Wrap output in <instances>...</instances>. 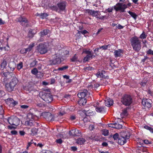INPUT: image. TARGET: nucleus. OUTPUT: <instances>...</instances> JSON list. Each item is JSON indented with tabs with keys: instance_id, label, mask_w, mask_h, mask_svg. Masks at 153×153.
<instances>
[{
	"instance_id": "obj_1",
	"label": "nucleus",
	"mask_w": 153,
	"mask_h": 153,
	"mask_svg": "<svg viewBox=\"0 0 153 153\" xmlns=\"http://www.w3.org/2000/svg\"><path fill=\"white\" fill-rule=\"evenodd\" d=\"M130 41L133 49L136 51H139L141 49V42L138 37L134 36L130 39Z\"/></svg>"
},
{
	"instance_id": "obj_2",
	"label": "nucleus",
	"mask_w": 153,
	"mask_h": 153,
	"mask_svg": "<svg viewBox=\"0 0 153 153\" xmlns=\"http://www.w3.org/2000/svg\"><path fill=\"white\" fill-rule=\"evenodd\" d=\"M86 11L92 16L100 19L103 20L105 17V16H101V13L99 11L88 9L86 10Z\"/></svg>"
},
{
	"instance_id": "obj_3",
	"label": "nucleus",
	"mask_w": 153,
	"mask_h": 153,
	"mask_svg": "<svg viewBox=\"0 0 153 153\" xmlns=\"http://www.w3.org/2000/svg\"><path fill=\"white\" fill-rule=\"evenodd\" d=\"M37 50L40 54H45L48 51V46L45 42L40 43L37 46Z\"/></svg>"
},
{
	"instance_id": "obj_4",
	"label": "nucleus",
	"mask_w": 153,
	"mask_h": 153,
	"mask_svg": "<svg viewBox=\"0 0 153 153\" xmlns=\"http://www.w3.org/2000/svg\"><path fill=\"white\" fill-rule=\"evenodd\" d=\"M121 102L123 105L126 106L130 105L132 102V98L131 96L125 94L121 99Z\"/></svg>"
},
{
	"instance_id": "obj_5",
	"label": "nucleus",
	"mask_w": 153,
	"mask_h": 153,
	"mask_svg": "<svg viewBox=\"0 0 153 153\" xmlns=\"http://www.w3.org/2000/svg\"><path fill=\"white\" fill-rule=\"evenodd\" d=\"M39 94L41 96V98L47 103H51L53 101V96L50 93L42 92L40 93Z\"/></svg>"
},
{
	"instance_id": "obj_6",
	"label": "nucleus",
	"mask_w": 153,
	"mask_h": 153,
	"mask_svg": "<svg viewBox=\"0 0 153 153\" xmlns=\"http://www.w3.org/2000/svg\"><path fill=\"white\" fill-rule=\"evenodd\" d=\"M17 22L20 23V24L22 26L28 27L29 24L27 18L24 16H21L17 19Z\"/></svg>"
},
{
	"instance_id": "obj_7",
	"label": "nucleus",
	"mask_w": 153,
	"mask_h": 153,
	"mask_svg": "<svg viewBox=\"0 0 153 153\" xmlns=\"http://www.w3.org/2000/svg\"><path fill=\"white\" fill-rule=\"evenodd\" d=\"M130 134H126L124 136H120L118 138V143L119 144L123 145L126 142L127 140L130 138Z\"/></svg>"
},
{
	"instance_id": "obj_8",
	"label": "nucleus",
	"mask_w": 153,
	"mask_h": 153,
	"mask_svg": "<svg viewBox=\"0 0 153 153\" xmlns=\"http://www.w3.org/2000/svg\"><path fill=\"white\" fill-rule=\"evenodd\" d=\"M1 74L3 77H4V79L5 78L6 79H8L11 77L15 76V74L12 72H9L8 71L6 70L5 71H4V70L1 69Z\"/></svg>"
},
{
	"instance_id": "obj_9",
	"label": "nucleus",
	"mask_w": 153,
	"mask_h": 153,
	"mask_svg": "<svg viewBox=\"0 0 153 153\" xmlns=\"http://www.w3.org/2000/svg\"><path fill=\"white\" fill-rule=\"evenodd\" d=\"M42 116L46 120L48 121H53L54 120L53 115L51 113L45 112L42 113Z\"/></svg>"
},
{
	"instance_id": "obj_10",
	"label": "nucleus",
	"mask_w": 153,
	"mask_h": 153,
	"mask_svg": "<svg viewBox=\"0 0 153 153\" xmlns=\"http://www.w3.org/2000/svg\"><path fill=\"white\" fill-rule=\"evenodd\" d=\"M50 62L51 65H56V64H60L61 60V58L56 56H55L53 57L52 60H50Z\"/></svg>"
},
{
	"instance_id": "obj_11",
	"label": "nucleus",
	"mask_w": 153,
	"mask_h": 153,
	"mask_svg": "<svg viewBox=\"0 0 153 153\" xmlns=\"http://www.w3.org/2000/svg\"><path fill=\"white\" fill-rule=\"evenodd\" d=\"M69 134L70 136H72L74 137H79L81 135V133L80 130L76 128L72 129L70 131Z\"/></svg>"
},
{
	"instance_id": "obj_12",
	"label": "nucleus",
	"mask_w": 153,
	"mask_h": 153,
	"mask_svg": "<svg viewBox=\"0 0 153 153\" xmlns=\"http://www.w3.org/2000/svg\"><path fill=\"white\" fill-rule=\"evenodd\" d=\"M5 101L6 104L10 107H14L18 104L17 102L14 101L11 98H8L5 100Z\"/></svg>"
},
{
	"instance_id": "obj_13",
	"label": "nucleus",
	"mask_w": 153,
	"mask_h": 153,
	"mask_svg": "<svg viewBox=\"0 0 153 153\" xmlns=\"http://www.w3.org/2000/svg\"><path fill=\"white\" fill-rule=\"evenodd\" d=\"M142 104L145 108H149L151 106V101L148 99L142 100Z\"/></svg>"
},
{
	"instance_id": "obj_14",
	"label": "nucleus",
	"mask_w": 153,
	"mask_h": 153,
	"mask_svg": "<svg viewBox=\"0 0 153 153\" xmlns=\"http://www.w3.org/2000/svg\"><path fill=\"white\" fill-rule=\"evenodd\" d=\"M122 3L121 2H118L117 3L116 5L113 7L114 9L115 10L116 12H118L120 11L121 12L122 11Z\"/></svg>"
},
{
	"instance_id": "obj_15",
	"label": "nucleus",
	"mask_w": 153,
	"mask_h": 153,
	"mask_svg": "<svg viewBox=\"0 0 153 153\" xmlns=\"http://www.w3.org/2000/svg\"><path fill=\"white\" fill-rule=\"evenodd\" d=\"M88 91L86 89H84L80 92L79 93L77 96L79 98H85V97L87 95Z\"/></svg>"
},
{
	"instance_id": "obj_16",
	"label": "nucleus",
	"mask_w": 153,
	"mask_h": 153,
	"mask_svg": "<svg viewBox=\"0 0 153 153\" xmlns=\"http://www.w3.org/2000/svg\"><path fill=\"white\" fill-rule=\"evenodd\" d=\"M15 87L10 82L5 84V88L7 91L9 92L13 91Z\"/></svg>"
},
{
	"instance_id": "obj_17",
	"label": "nucleus",
	"mask_w": 153,
	"mask_h": 153,
	"mask_svg": "<svg viewBox=\"0 0 153 153\" xmlns=\"http://www.w3.org/2000/svg\"><path fill=\"white\" fill-rule=\"evenodd\" d=\"M95 110L97 112L101 113H104L106 112V108L104 106H101L100 107L96 106Z\"/></svg>"
},
{
	"instance_id": "obj_18",
	"label": "nucleus",
	"mask_w": 153,
	"mask_h": 153,
	"mask_svg": "<svg viewBox=\"0 0 153 153\" xmlns=\"http://www.w3.org/2000/svg\"><path fill=\"white\" fill-rule=\"evenodd\" d=\"M123 53V50L121 49H118L115 50L114 52V55L115 57H121Z\"/></svg>"
},
{
	"instance_id": "obj_19",
	"label": "nucleus",
	"mask_w": 153,
	"mask_h": 153,
	"mask_svg": "<svg viewBox=\"0 0 153 153\" xmlns=\"http://www.w3.org/2000/svg\"><path fill=\"white\" fill-rule=\"evenodd\" d=\"M66 4V2L64 1L57 4V6L61 10L63 11L65 9Z\"/></svg>"
},
{
	"instance_id": "obj_20",
	"label": "nucleus",
	"mask_w": 153,
	"mask_h": 153,
	"mask_svg": "<svg viewBox=\"0 0 153 153\" xmlns=\"http://www.w3.org/2000/svg\"><path fill=\"white\" fill-rule=\"evenodd\" d=\"M76 143L79 145L84 144L86 141L85 139L83 138L80 137L76 140Z\"/></svg>"
},
{
	"instance_id": "obj_21",
	"label": "nucleus",
	"mask_w": 153,
	"mask_h": 153,
	"mask_svg": "<svg viewBox=\"0 0 153 153\" xmlns=\"http://www.w3.org/2000/svg\"><path fill=\"white\" fill-rule=\"evenodd\" d=\"M35 122L33 120L28 119L25 123V125L28 126H32L34 125Z\"/></svg>"
},
{
	"instance_id": "obj_22",
	"label": "nucleus",
	"mask_w": 153,
	"mask_h": 153,
	"mask_svg": "<svg viewBox=\"0 0 153 153\" xmlns=\"http://www.w3.org/2000/svg\"><path fill=\"white\" fill-rule=\"evenodd\" d=\"M13 78L11 79V81L9 82L13 85L15 87V86L17 84L19 80L15 76H13Z\"/></svg>"
},
{
	"instance_id": "obj_23",
	"label": "nucleus",
	"mask_w": 153,
	"mask_h": 153,
	"mask_svg": "<svg viewBox=\"0 0 153 153\" xmlns=\"http://www.w3.org/2000/svg\"><path fill=\"white\" fill-rule=\"evenodd\" d=\"M105 105L109 107L111 105H113V101L112 99L109 98L105 100Z\"/></svg>"
},
{
	"instance_id": "obj_24",
	"label": "nucleus",
	"mask_w": 153,
	"mask_h": 153,
	"mask_svg": "<svg viewBox=\"0 0 153 153\" xmlns=\"http://www.w3.org/2000/svg\"><path fill=\"white\" fill-rule=\"evenodd\" d=\"M95 56L93 55V53L90 54H87L86 56H85L83 60V61L84 62H88L90 59H92L93 57H95Z\"/></svg>"
},
{
	"instance_id": "obj_25",
	"label": "nucleus",
	"mask_w": 153,
	"mask_h": 153,
	"mask_svg": "<svg viewBox=\"0 0 153 153\" xmlns=\"http://www.w3.org/2000/svg\"><path fill=\"white\" fill-rule=\"evenodd\" d=\"M87 100L86 98H79L78 100V103L80 106L84 105L86 103Z\"/></svg>"
},
{
	"instance_id": "obj_26",
	"label": "nucleus",
	"mask_w": 153,
	"mask_h": 153,
	"mask_svg": "<svg viewBox=\"0 0 153 153\" xmlns=\"http://www.w3.org/2000/svg\"><path fill=\"white\" fill-rule=\"evenodd\" d=\"M49 31V30L48 29H44L42 31L40 32V35L41 37H43L44 36L47 35Z\"/></svg>"
},
{
	"instance_id": "obj_27",
	"label": "nucleus",
	"mask_w": 153,
	"mask_h": 153,
	"mask_svg": "<svg viewBox=\"0 0 153 153\" xmlns=\"http://www.w3.org/2000/svg\"><path fill=\"white\" fill-rule=\"evenodd\" d=\"M7 65L6 61L5 60H4L0 65V69L1 70L3 69V70H4V69L6 68Z\"/></svg>"
},
{
	"instance_id": "obj_28",
	"label": "nucleus",
	"mask_w": 153,
	"mask_h": 153,
	"mask_svg": "<svg viewBox=\"0 0 153 153\" xmlns=\"http://www.w3.org/2000/svg\"><path fill=\"white\" fill-rule=\"evenodd\" d=\"M37 16H40L41 18L44 19L46 18L48 16V15L47 13H41L40 14L37 13Z\"/></svg>"
},
{
	"instance_id": "obj_29",
	"label": "nucleus",
	"mask_w": 153,
	"mask_h": 153,
	"mask_svg": "<svg viewBox=\"0 0 153 153\" xmlns=\"http://www.w3.org/2000/svg\"><path fill=\"white\" fill-rule=\"evenodd\" d=\"M37 130L35 128H33L30 130V134L32 136H34L37 134Z\"/></svg>"
},
{
	"instance_id": "obj_30",
	"label": "nucleus",
	"mask_w": 153,
	"mask_h": 153,
	"mask_svg": "<svg viewBox=\"0 0 153 153\" xmlns=\"http://www.w3.org/2000/svg\"><path fill=\"white\" fill-rule=\"evenodd\" d=\"M4 111L2 106L0 107V118L2 119L4 117Z\"/></svg>"
},
{
	"instance_id": "obj_31",
	"label": "nucleus",
	"mask_w": 153,
	"mask_h": 153,
	"mask_svg": "<svg viewBox=\"0 0 153 153\" xmlns=\"http://www.w3.org/2000/svg\"><path fill=\"white\" fill-rule=\"evenodd\" d=\"M128 13L134 19H136L137 15L134 12H132L130 11H129L128 12Z\"/></svg>"
},
{
	"instance_id": "obj_32",
	"label": "nucleus",
	"mask_w": 153,
	"mask_h": 153,
	"mask_svg": "<svg viewBox=\"0 0 153 153\" xmlns=\"http://www.w3.org/2000/svg\"><path fill=\"white\" fill-rule=\"evenodd\" d=\"M19 122V119L17 117H14L12 123H13V124H12V125H14L15 126H17Z\"/></svg>"
},
{
	"instance_id": "obj_33",
	"label": "nucleus",
	"mask_w": 153,
	"mask_h": 153,
	"mask_svg": "<svg viewBox=\"0 0 153 153\" xmlns=\"http://www.w3.org/2000/svg\"><path fill=\"white\" fill-rule=\"evenodd\" d=\"M147 36V34L145 33V32L143 31L142 33L140 35L139 38L141 39H146Z\"/></svg>"
},
{
	"instance_id": "obj_34",
	"label": "nucleus",
	"mask_w": 153,
	"mask_h": 153,
	"mask_svg": "<svg viewBox=\"0 0 153 153\" xmlns=\"http://www.w3.org/2000/svg\"><path fill=\"white\" fill-rule=\"evenodd\" d=\"M105 71H102L100 72L101 77L105 79H108L109 77L108 76H105Z\"/></svg>"
},
{
	"instance_id": "obj_35",
	"label": "nucleus",
	"mask_w": 153,
	"mask_h": 153,
	"mask_svg": "<svg viewBox=\"0 0 153 153\" xmlns=\"http://www.w3.org/2000/svg\"><path fill=\"white\" fill-rule=\"evenodd\" d=\"M35 34V33L33 32V30L30 29L29 31L28 36L29 37L32 38Z\"/></svg>"
},
{
	"instance_id": "obj_36",
	"label": "nucleus",
	"mask_w": 153,
	"mask_h": 153,
	"mask_svg": "<svg viewBox=\"0 0 153 153\" xmlns=\"http://www.w3.org/2000/svg\"><path fill=\"white\" fill-rule=\"evenodd\" d=\"M78 59V56L76 54L70 59V61L71 62H75Z\"/></svg>"
},
{
	"instance_id": "obj_37",
	"label": "nucleus",
	"mask_w": 153,
	"mask_h": 153,
	"mask_svg": "<svg viewBox=\"0 0 153 153\" xmlns=\"http://www.w3.org/2000/svg\"><path fill=\"white\" fill-rule=\"evenodd\" d=\"M68 68V65L64 66L61 67H59L57 69V71H63L67 70Z\"/></svg>"
},
{
	"instance_id": "obj_38",
	"label": "nucleus",
	"mask_w": 153,
	"mask_h": 153,
	"mask_svg": "<svg viewBox=\"0 0 153 153\" xmlns=\"http://www.w3.org/2000/svg\"><path fill=\"white\" fill-rule=\"evenodd\" d=\"M35 43H33L30 44L28 48H26L27 50L28 51H30L31 50L32 48L34 46Z\"/></svg>"
},
{
	"instance_id": "obj_39",
	"label": "nucleus",
	"mask_w": 153,
	"mask_h": 153,
	"mask_svg": "<svg viewBox=\"0 0 153 153\" xmlns=\"http://www.w3.org/2000/svg\"><path fill=\"white\" fill-rule=\"evenodd\" d=\"M144 128L147 130H149L151 132L153 133V128L148 125H145L144 126Z\"/></svg>"
},
{
	"instance_id": "obj_40",
	"label": "nucleus",
	"mask_w": 153,
	"mask_h": 153,
	"mask_svg": "<svg viewBox=\"0 0 153 153\" xmlns=\"http://www.w3.org/2000/svg\"><path fill=\"white\" fill-rule=\"evenodd\" d=\"M23 67V63L22 62H20L17 65V69L19 71Z\"/></svg>"
},
{
	"instance_id": "obj_41",
	"label": "nucleus",
	"mask_w": 153,
	"mask_h": 153,
	"mask_svg": "<svg viewBox=\"0 0 153 153\" xmlns=\"http://www.w3.org/2000/svg\"><path fill=\"white\" fill-rule=\"evenodd\" d=\"M84 113L86 116H90L91 115L93 112L91 110H84Z\"/></svg>"
},
{
	"instance_id": "obj_42",
	"label": "nucleus",
	"mask_w": 153,
	"mask_h": 153,
	"mask_svg": "<svg viewBox=\"0 0 153 153\" xmlns=\"http://www.w3.org/2000/svg\"><path fill=\"white\" fill-rule=\"evenodd\" d=\"M27 116L28 119L33 120L34 117L33 114L32 113H28L27 114Z\"/></svg>"
},
{
	"instance_id": "obj_43",
	"label": "nucleus",
	"mask_w": 153,
	"mask_h": 153,
	"mask_svg": "<svg viewBox=\"0 0 153 153\" xmlns=\"http://www.w3.org/2000/svg\"><path fill=\"white\" fill-rule=\"evenodd\" d=\"M115 126L114 128L117 129H120L122 128V125L119 124L118 123H115Z\"/></svg>"
},
{
	"instance_id": "obj_44",
	"label": "nucleus",
	"mask_w": 153,
	"mask_h": 153,
	"mask_svg": "<svg viewBox=\"0 0 153 153\" xmlns=\"http://www.w3.org/2000/svg\"><path fill=\"white\" fill-rule=\"evenodd\" d=\"M31 73L32 74L36 75L38 73V71L36 68H34L32 70Z\"/></svg>"
},
{
	"instance_id": "obj_45",
	"label": "nucleus",
	"mask_w": 153,
	"mask_h": 153,
	"mask_svg": "<svg viewBox=\"0 0 153 153\" xmlns=\"http://www.w3.org/2000/svg\"><path fill=\"white\" fill-rule=\"evenodd\" d=\"M13 118L14 117H10L8 118L7 119V121L10 124L12 125V124L14 123H12Z\"/></svg>"
},
{
	"instance_id": "obj_46",
	"label": "nucleus",
	"mask_w": 153,
	"mask_h": 153,
	"mask_svg": "<svg viewBox=\"0 0 153 153\" xmlns=\"http://www.w3.org/2000/svg\"><path fill=\"white\" fill-rule=\"evenodd\" d=\"M111 45L109 44L107 45H105L102 46L101 47H100V48H102V49L104 50H106L108 48H110Z\"/></svg>"
},
{
	"instance_id": "obj_47",
	"label": "nucleus",
	"mask_w": 153,
	"mask_h": 153,
	"mask_svg": "<svg viewBox=\"0 0 153 153\" xmlns=\"http://www.w3.org/2000/svg\"><path fill=\"white\" fill-rule=\"evenodd\" d=\"M27 52L26 48H23L20 51V53L22 54L26 53Z\"/></svg>"
},
{
	"instance_id": "obj_48",
	"label": "nucleus",
	"mask_w": 153,
	"mask_h": 153,
	"mask_svg": "<svg viewBox=\"0 0 153 153\" xmlns=\"http://www.w3.org/2000/svg\"><path fill=\"white\" fill-rule=\"evenodd\" d=\"M122 12H125V10L128 7L127 4H123L122 3Z\"/></svg>"
},
{
	"instance_id": "obj_49",
	"label": "nucleus",
	"mask_w": 153,
	"mask_h": 153,
	"mask_svg": "<svg viewBox=\"0 0 153 153\" xmlns=\"http://www.w3.org/2000/svg\"><path fill=\"white\" fill-rule=\"evenodd\" d=\"M84 69L85 70L92 71L94 69V68L92 67L88 66V67H85V68Z\"/></svg>"
},
{
	"instance_id": "obj_50",
	"label": "nucleus",
	"mask_w": 153,
	"mask_h": 153,
	"mask_svg": "<svg viewBox=\"0 0 153 153\" xmlns=\"http://www.w3.org/2000/svg\"><path fill=\"white\" fill-rule=\"evenodd\" d=\"M119 137V134L117 133H115L113 136V138L115 140H117V139H118Z\"/></svg>"
},
{
	"instance_id": "obj_51",
	"label": "nucleus",
	"mask_w": 153,
	"mask_h": 153,
	"mask_svg": "<svg viewBox=\"0 0 153 153\" xmlns=\"http://www.w3.org/2000/svg\"><path fill=\"white\" fill-rule=\"evenodd\" d=\"M83 53H84L87 54H92L93 53H91V51L88 50H87L85 49L83 51Z\"/></svg>"
},
{
	"instance_id": "obj_52",
	"label": "nucleus",
	"mask_w": 153,
	"mask_h": 153,
	"mask_svg": "<svg viewBox=\"0 0 153 153\" xmlns=\"http://www.w3.org/2000/svg\"><path fill=\"white\" fill-rule=\"evenodd\" d=\"M78 33L79 34H80V33H81L83 35H85V34H86L88 33V32L87 30H84L83 31H79L78 32Z\"/></svg>"
},
{
	"instance_id": "obj_53",
	"label": "nucleus",
	"mask_w": 153,
	"mask_h": 153,
	"mask_svg": "<svg viewBox=\"0 0 153 153\" xmlns=\"http://www.w3.org/2000/svg\"><path fill=\"white\" fill-rule=\"evenodd\" d=\"M123 27H124L121 25L120 24H118V25L116 26V29L119 30L123 29Z\"/></svg>"
},
{
	"instance_id": "obj_54",
	"label": "nucleus",
	"mask_w": 153,
	"mask_h": 153,
	"mask_svg": "<svg viewBox=\"0 0 153 153\" xmlns=\"http://www.w3.org/2000/svg\"><path fill=\"white\" fill-rule=\"evenodd\" d=\"M33 143V140H32L30 142H29L28 143V144L27 146V149H28V148L30 146L31 144H32Z\"/></svg>"
},
{
	"instance_id": "obj_55",
	"label": "nucleus",
	"mask_w": 153,
	"mask_h": 153,
	"mask_svg": "<svg viewBox=\"0 0 153 153\" xmlns=\"http://www.w3.org/2000/svg\"><path fill=\"white\" fill-rule=\"evenodd\" d=\"M146 53L148 54L153 55V51L151 49H149L146 52Z\"/></svg>"
},
{
	"instance_id": "obj_56",
	"label": "nucleus",
	"mask_w": 153,
	"mask_h": 153,
	"mask_svg": "<svg viewBox=\"0 0 153 153\" xmlns=\"http://www.w3.org/2000/svg\"><path fill=\"white\" fill-rule=\"evenodd\" d=\"M56 142L57 143L60 144L62 143L63 141L60 138L56 140Z\"/></svg>"
},
{
	"instance_id": "obj_57",
	"label": "nucleus",
	"mask_w": 153,
	"mask_h": 153,
	"mask_svg": "<svg viewBox=\"0 0 153 153\" xmlns=\"http://www.w3.org/2000/svg\"><path fill=\"white\" fill-rule=\"evenodd\" d=\"M51 9L52 10L57 11L58 10V8L55 6H53L51 7Z\"/></svg>"
},
{
	"instance_id": "obj_58",
	"label": "nucleus",
	"mask_w": 153,
	"mask_h": 153,
	"mask_svg": "<svg viewBox=\"0 0 153 153\" xmlns=\"http://www.w3.org/2000/svg\"><path fill=\"white\" fill-rule=\"evenodd\" d=\"M77 148L76 146H73L71 147V151L75 152L77 150Z\"/></svg>"
},
{
	"instance_id": "obj_59",
	"label": "nucleus",
	"mask_w": 153,
	"mask_h": 153,
	"mask_svg": "<svg viewBox=\"0 0 153 153\" xmlns=\"http://www.w3.org/2000/svg\"><path fill=\"white\" fill-rule=\"evenodd\" d=\"M10 133L12 135H16L18 134L17 131L16 130H13L11 131Z\"/></svg>"
},
{
	"instance_id": "obj_60",
	"label": "nucleus",
	"mask_w": 153,
	"mask_h": 153,
	"mask_svg": "<svg viewBox=\"0 0 153 153\" xmlns=\"http://www.w3.org/2000/svg\"><path fill=\"white\" fill-rule=\"evenodd\" d=\"M109 133L108 131V130H104L103 131V134L105 136L108 135Z\"/></svg>"
},
{
	"instance_id": "obj_61",
	"label": "nucleus",
	"mask_w": 153,
	"mask_h": 153,
	"mask_svg": "<svg viewBox=\"0 0 153 153\" xmlns=\"http://www.w3.org/2000/svg\"><path fill=\"white\" fill-rule=\"evenodd\" d=\"M143 141L144 144H151L152 143L151 142H150L149 141L147 140H143Z\"/></svg>"
},
{
	"instance_id": "obj_62",
	"label": "nucleus",
	"mask_w": 153,
	"mask_h": 153,
	"mask_svg": "<svg viewBox=\"0 0 153 153\" xmlns=\"http://www.w3.org/2000/svg\"><path fill=\"white\" fill-rule=\"evenodd\" d=\"M55 80L54 78H52L50 80V84H54L55 82Z\"/></svg>"
},
{
	"instance_id": "obj_63",
	"label": "nucleus",
	"mask_w": 153,
	"mask_h": 153,
	"mask_svg": "<svg viewBox=\"0 0 153 153\" xmlns=\"http://www.w3.org/2000/svg\"><path fill=\"white\" fill-rule=\"evenodd\" d=\"M148 94H149L151 96H153V92L151 91L149 89L147 91Z\"/></svg>"
},
{
	"instance_id": "obj_64",
	"label": "nucleus",
	"mask_w": 153,
	"mask_h": 153,
	"mask_svg": "<svg viewBox=\"0 0 153 153\" xmlns=\"http://www.w3.org/2000/svg\"><path fill=\"white\" fill-rule=\"evenodd\" d=\"M29 106L26 105H21V108L24 109H26L28 108Z\"/></svg>"
}]
</instances>
